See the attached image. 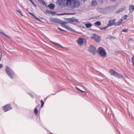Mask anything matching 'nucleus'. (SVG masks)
<instances>
[{
	"instance_id": "1",
	"label": "nucleus",
	"mask_w": 134,
	"mask_h": 134,
	"mask_svg": "<svg viewBox=\"0 0 134 134\" xmlns=\"http://www.w3.org/2000/svg\"><path fill=\"white\" fill-rule=\"evenodd\" d=\"M50 21L51 22H53L57 23H59L61 24L62 26H63V25L67 23L58 19L57 18H52L50 19Z\"/></svg>"
},
{
	"instance_id": "2",
	"label": "nucleus",
	"mask_w": 134,
	"mask_h": 134,
	"mask_svg": "<svg viewBox=\"0 0 134 134\" xmlns=\"http://www.w3.org/2000/svg\"><path fill=\"white\" fill-rule=\"evenodd\" d=\"M109 72L110 74L111 75L115 77H117L118 79L123 78L122 76L118 73L116 71L114 70L113 69H111L109 71Z\"/></svg>"
},
{
	"instance_id": "3",
	"label": "nucleus",
	"mask_w": 134,
	"mask_h": 134,
	"mask_svg": "<svg viewBox=\"0 0 134 134\" xmlns=\"http://www.w3.org/2000/svg\"><path fill=\"white\" fill-rule=\"evenodd\" d=\"M5 71L7 74L11 78H13L14 74V72L13 70L8 66H6Z\"/></svg>"
},
{
	"instance_id": "4",
	"label": "nucleus",
	"mask_w": 134,
	"mask_h": 134,
	"mask_svg": "<svg viewBox=\"0 0 134 134\" xmlns=\"http://www.w3.org/2000/svg\"><path fill=\"white\" fill-rule=\"evenodd\" d=\"M99 52V54L100 55L104 58L107 56V54L106 51L104 48L102 47H99L98 49Z\"/></svg>"
},
{
	"instance_id": "5",
	"label": "nucleus",
	"mask_w": 134,
	"mask_h": 134,
	"mask_svg": "<svg viewBox=\"0 0 134 134\" xmlns=\"http://www.w3.org/2000/svg\"><path fill=\"white\" fill-rule=\"evenodd\" d=\"M88 50L94 55L96 54V48L93 45H91L89 47Z\"/></svg>"
},
{
	"instance_id": "6",
	"label": "nucleus",
	"mask_w": 134,
	"mask_h": 134,
	"mask_svg": "<svg viewBox=\"0 0 134 134\" xmlns=\"http://www.w3.org/2000/svg\"><path fill=\"white\" fill-rule=\"evenodd\" d=\"M3 109L5 112H6L12 109V107L9 104H8L3 107Z\"/></svg>"
},
{
	"instance_id": "7",
	"label": "nucleus",
	"mask_w": 134,
	"mask_h": 134,
	"mask_svg": "<svg viewBox=\"0 0 134 134\" xmlns=\"http://www.w3.org/2000/svg\"><path fill=\"white\" fill-rule=\"evenodd\" d=\"M92 39H94L95 41L99 42L100 41V38L98 36L94 34L93 36L91 37Z\"/></svg>"
},
{
	"instance_id": "8",
	"label": "nucleus",
	"mask_w": 134,
	"mask_h": 134,
	"mask_svg": "<svg viewBox=\"0 0 134 134\" xmlns=\"http://www.w3.org/2000/svg\"><path fill=\"white\" fill-rule=\"evenodd\" d=\"M115 19L114 18L113 20H110L107 24L108 27H110L113 25H114L115 22Z\"/></svg>"
},
{
	"instance_id": "9",
	"label": "nucleus",
	"mask_w": 134,
	"mask_h": 134,
	"mask_svg": "<svg viewBox=\"0 0 134 134\" xmlns=\"http://www.w3.org/2000/svg\"><path fill=\"white\" fill-rule=\"evenodd\" d=\"M68 21L69 22H73L74 23H79L78 19L74 18H69L68 19Z\"/></svg>"
},
{
	"instance_id": "10",
	"label": "nucleus",
	"mask_w": 134,
	"mask_h": 134,
	"mask_svg": "<svg viewBox=\"0 0 134 134\" xmlns=\"http://www.w3.org/2000/svg\"><path fill=\"white\" fill-rule=\"evenodd\" d=\"M126 8V7H124L120 9H119L116 11V13L117 14L120 13V12H122L123 10H125Z\"/></svg>"
},
{
	"instance_id": "11",
	"label": "nucleus",
	"mask_w": 134,
	"mask_h": 134,
	"mask_svg": "<svg viewBox=\"0 0 134 134\" xmlns=\"http://www.w3.org/2000/svg\"><path fill=\"white\" fill-rule=\"evenodd\" d=\"M83 40L81 38H80L78 40L77 43L79 45L81 46L83 43Z\"/></svg>"
},
{
	"instance_id": "12",
	"label": "nucleus",
	"mask_w": 134,
	"mask_h": 134,
	"mask_svg": "<svg viewBox=\"0 0 134 134\" xmlns=\"http://www.w3.org/2000/svg\"><path fill=\"white\" fill-rule=\"evenodd\" d=\"M122 19L119 20L118 22L115 23L114 25L116 26L120 25L122 24Z\"/></svg>"
},
{
	"instance_id": "13",
	"label": "nucleus",
	"mask_w": 134,
	"mask_h": 134,
	"mask_svg": "<svg viewBox=\"0 0 134 134\" xmlns=\"http://www.w3.org/2000/svg\"><path fill=\"white\" fill-rule=\"evenodd\" d=\"M66 28V29L74 32H75V31L72 28L70 27L69 26H68L66 25L65 26H64Z\"/></svg>"
},
{
	"instance_id": "14",
	"label": "nucleus",
	"mask_w": 134,
	"mask_h": 134,
	"mask_svg": "<svg viewBox=\"0 0 134 134\" xmlns=\"http://www.w3.org/2000/svg\"><path fill=\"white\" fill-rule=\"evenodd\" d=\"M48 7L51 9H54V5L52 3H51L49 5Z\"/></svg>"
},
{
	"instance_id": "15",
	"label": "nucleus",
	"mask_w": 134,
	"mask_h": 134,
	"mask_svg": "<svg viewBox=\"0 0 134 134\" xmlns=\"http://www.w3.org/2000/svg\"><path fill=\"white\" fill-rule=\"evenodd\" d=\"M129 10L130 12H132L134 11V6L130 5L129 7Z\"/></svg>"
},
{
	"instance_id": "16",
	"label": "nucleus",
	"mask_w": 134,
	"mask_h": 134,
	"mask_svg": "<svg viewBox=\"0 0 134 134\" xmlns=\"http://www.w3.org/2000/svg\"><path fill=\"white\" fill-rule=\"evenodd\" d=\"M29 13L31 16H32V17H34L37 20H38V21H41V20H40V19H39L38 18H36L35 16L32 13H31V12H29Z\"/></svg>"
},
{
	"instance_id": "17",
	"label": "nucleus",
	"mask_w": 134,
	"mask_h": 134,
	"mask_svg": "<svg viewBox=\"0 0 134 134\" xmlns=\"http://www.w3.org/2000/svg\"><path fill=\"white\" fill-rule=\"evenodd\" d=\"M106 38L108 39L109 40H111V39H116V38L114 36H109L108 37H107Z\"/></svg>"
},
{
	"instance_id": "18",
	"label": "nucleus",
	"mask_w": 134,
	"mask_h": 134,
	"mask_svg": "<svg viewBox=\"0 0 134 134\" xmlns=\"http://www.w3.org/2000/svg\"><path fill=\"white\" fill-rule=\"evenodd\" d=\"M85 26L87 28H89L92 26V24L90 23H87L85 24Z\"/></svg>"
},
{
	"instance_id": "19",
	"label": "nucleus",
	"mask_w": 134,
	"mask_h": 134,
	"mask_svg": "<svg viewBox=\"0 0 134 134\" xmlns=\"http://www.w3.org/2000/svg\"><path fill=\"white\" fill-rule=\"evenodd\" d=\"M52 42L53 44L59 46L62 48H63V47L62 45H61L60 44H59V43H56L54 42Z\"/></svg>"
},
{
	"instance_id": "20",
	"label": "nucleus",
	"mask_w": 134,
	"mask_h": 134,
	"mask_svg": "<svg viewBox=\"0 0 134 134\" xmlns=\"http://www.w3.org/2000/svg\"><path fill=\"white\" fill-rule=\"evenodd\" d=\"M95 24L98 26H100L101 24V22L99 21H98L95 23Z\"/></svg>"
},
{
	"instance_id": "21",
	"label": "nucleus",
	"mask_w": 134,
	"mask_h": 134,
	"mask_svg": "<svg viewBox=\"0 0 134 134\" xmlns=\"http://www.w3.org/2000/svg\"><path fill=\"white\" fill-rule=\"evenodd\" d=\"M0 33L4 35L6 37H7L9 39L10 38L9 36L6 35V34H5L4 33H3L2 32H0Z\"/></svg>"
},
{
	"instance_id": "22",
	"label": "nucleus",
	"mask_w": 134,
	"mask_h": 134,
	"mask_svg": "<svg viewBox=\"0 0 134 134\" xmlns=\"http://www.w3.org/2000/svg\"><path fill=\"white\" fill-rule=\"evenodd\" d=\"M131 62L132 63L133 66L134 67V56H133L131 58ZM134 71V69L133 70Z\"/></svg>"
},
{
	"instance_id": "23",
	"label": "nucleus",
	"mask_w": 134,
	"mask_h": 134,
	"mask_svg": "<svg viewBox=\"0 0 134 134\" xmlns=\"http://www.w3.org/2000/svg\"><path fill=\"white\" fill-rule=\"evenodd\" d=\"M38 110H37V108H35V109H34V113L36 115L38 113Z\"/></svg>"
},
{
	"instance_id": "24",
	"label": "nucleus",
	"mask_w": 134,
	"mask_h": 134,
	"mask_svg": "<svg viewBox=\"0 0 134 134\" xmlns=\"http://www.w3.org/2000/svg\"><path fill=\"white\" fill-rule=\"evenodd\" d=\"M73 14V13H61L60 14H58V15H62L63 14Z\"/></svg>"
},
{
	"instance_id": "25",
	"label": "nucleus",
	"mask_w": 134,
	"mask_h": 134,
	"mask_svg": "<svg viewBox=\"0 0 134 134\" xmlns=\"http://www.w3.org/2000/svg\"><path fill=\"white\" fill-rule=\"evenodd\" d=\"M109 27H108V25H107V26L106 27H99V28L102 30H105L107 28H108Z\"/></svg>"
},
{
	"instance_id": "26",
	"label": "nucleus",
	"mask_w": 134,
	"mask_h": 134,
	"mask_svg": "<svg viewBox=\"0 0 134 134\" xmlns=\"http://www.w3.org/2000/svg\"><path fill=\"white\" fill-rule=\"evenodd\" d=\"M92 4L93 5H95L97 4V2L96 1H92Z\"/></svg>"
},
{
	"instance_id": "27",
	"label": "nucleus",
	"mask_w": 134,
	"mask_h": 134,
	"mask_svg": "<svg viewBox=\"0 0 134 134\" xmlns=\"http://www.w3.org/2000/svg\"><path fill=\"white\" fill-rule=\"evenodd\" d=\"M128 31V29H123L122 31V32H127Z\"/></svg>"
},
{
	"instance_id": "28",
	"label": "nucleus",
	"mask_w": 134,
	"mask_h": 134,
	"mask_svg": "<svg viewBox=\"0 0 134 134\" xmlns=\"http://www.w3.org/2000/svg\"><path fill=\"white\" fill-rule=\"evenodd\" d=\"M41 107H42L44 106V102L42 100H41Z\"/></svg>"
},
{
	"instance_id": "29",
	"label": "nucleus",
	"mask_w": 134,
	"mask_h": 134,
	"mask_svg": "<svg viewBox=\"0 0 134 134\" xmlns=\"http://www.w3.org/2000/svg\"><path fill=\"white\" fill-rule=\"evenodd\" d=\"M58 28L59 29V30H61L62 31H63L65 32H67V31H66L65 30H64L63 29H62L60 28V27H58Z\"/></svg>"
},
{
	"instance_id": "30",
	"label": "nucleus",
	"mask_w": 134,
	"mask_h": 134,
	"mask_svg": "<svg viewBox=\"0 0 134 134\" xmlns=\"http://www.w3.org/2000/svg\"><path fill=\"white\" fill-rule=\"evenodd\" d=\"M35 6H36V5L34 3V2L32 0H29Z\"/></svg>"
},
{
	"instance_id": "31",
	"label": "nucleus",
	"mask_w": 134,
	"mask_h": 134,
	"mask_svg": "<svg viewBox=\"0 0 134 134\" xmlns=\"http://www.w3.org/2000/svg\"><path fill=\"white\" fill-rule=\"evenodd\" d=\"M127 15H126L124 16V19L126 20L127 19Z\"/></svg>"
},
{
	"instance_id": "32",
	"label": "nucleus",
	"mask_w": 134,
	"mask_h": 134,
	"mask_svg": "<svg viewBox=\"0 0 134 134\" xmlns=\"http://www.w3.org/2000/svg\"><path fill=\"white\" fill-rule=\"evenodd\" d=\"M42 3L43 5H46V2H42Z\"/></svg>"
},
{
	"instance_id": "33",
	"label": "nucleus",
	"mask_w": 134,
	"mask_h": 134,
	"mask_svg": "<svg viewBox=\"0 0 134 134\" xmlns=\"http://www.w3.org/2000/svg\"><path fill=\"white\" fill-rule=\"evenodd\" d=\"M29 94L30 95V96L32 98H33V96L32 94L31 93H29Z\"/></svg>"
},
{
	"instance_id": "34",
	"label": "nucleus",
	"mask_w": 134,
	"mask_h": 134,
	"mask_svg": "<svg viewBox=\"0 0 134 134\" xmlns=\"http://www.w3.org/2000/svg\"><path fill=\"white\" fill-rule=\"evenodd\" d=\"M17 12H18L19 13H22V12L21 11H20V10H16Z\"/></svg>"
},
{
	"instance_id": "35",
	"label": "nucleus",
	"mask_w": 134,
	"mask_h": 134,
	"mask_svg": "<svg viewBox=\"0 0 134 134\" xmlns=\"http://www.w3.org/2000/svg\"><path fill=\"white\" fill-rule=\"evenodd\" d=\"M124 75H125V77L126 78H129L127 76V75H126L125 74H124Z\"/></svg>"
},
{
	"instance_id": "36",
	"label": "nucleus",
	"mask_w": 134,
	"mask_h": 134,
	"mask_svg": "<svg viewBox=\"0 0 134 134\" xmlns=\"http://www.w3.org/2000/svg\"><path fill=\"white\" fill-rule=\"evenodd\" d=\"M3 67V65L2 64H0V68H1Z\"/></svg>"
},
{
	"instance_id": "37",
	"label": "nucleus",
	"mask_w": 134,
	"mask_h": 134,
	"mask_svg": "<svg viewBox=\"0 0 134 134\" xmlns=\"http://www.w3.org/2000/svg\"><path fill=\"white\" fill-rule=\"evenodd\" d=\"M76 88L78 90H79V91H80V89L79 88H77V87H76Z\"/></svg>"
},
{
	"instance_id": "38",
	"label": "nucleus",
	"mask_w": 134,
	"mask_h": 134,
	"mask_svg": "<svg viewBox=\"0 0 134 134\" xmlns=\"http://www.w3.org/2000/svg\"><path fill=\"white\" fill-rule=\"evenodd\" d=\"M110 0L114 2H115L116 0Z\"/></svg>"
},
{
	"instance_id": "39",
	"label": "nucleus",
	"mask_w": 134,
	"mask_h": 134,
	"mask_svg": "<svg viewBox=\"0 0 134 134\" xmlns=\"http://www.w3.org/2000/svg\"><path fill=\"white\" fill-rule=\"evenodd\" d=\"M83 92L84 93L85 95H86V93L85 91H84Z\"/></svg>"
},
{
	"instance_id": "40",
	"label": "nucleus",
	"mask_w": 134,
	"mask_h": 134,
	"mask_svg": "<svg viewBox=\"0 0 134 134\" xmlns=\"http://www.w3.org/2000/svg\"><path fill=\"white\" fill-rule=\"evenodd\" d=\"M80 92H84V91H82V90H80Z\"/></svg>"
},
{
	"instance_id": "41",
	"label": "nucleus",
	"mask_w": 134,
	"mask_h": 134,
	"mask_svg": "<svg viewBox=\"0 0 134 134\" xmlns=\"http://www.w3.org/2000/svg\"><path fill=\"white\" fill-rule=\"evenodd\" d=\"M1 57H0V61H1Z\"/></svg>"
},
{
	"instance_id": "42",
	"label": "nucleus",
	"mask_w": 134,
	"mask_h": 134,
	"mask_svg": "<svg viewBox=\"0 0 134 134\" xmlns=\"http://www.w3.org/2000/svg\"><path fill=\"white\" fill-rule=\"evenodd\" d=\"M20 14L21 15V16H23V15H22V13H20Z\"/></svg>"
},
{
	"instance_id": "43",
	"label": "nucleus",
	"mask_w": 134,
	"mask_h": 134,
	"mask_svg": "<svg viewBox=\"0 0 134 134\" xmlns=\"http://www.w3.org/2000/svg\"><path fill=\"white\" fill-rule=\"evenodd\" d=\"M80 5V4H79V5H78V6H77V7H79V6Z\"/></svg>"
},
{
	"instance_id": "44",
	"label": "nucleus",
	"mask_w": 134,
	"mask_h": 134,
	"mask_svg": "<svg viewBox=\"0 0 134 134\" xmlns=\"http://www.w3.org/2000/svg\"><path fill=\"white\" fill-rule=\"evenodd\" d=\"M54 94H53V95H54Z\"/></svg>"
}]
</instances>
